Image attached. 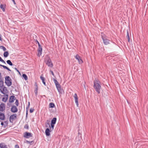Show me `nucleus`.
I'll list each match as a JSON object with an SVG mask.
<instances>
[{
    "label": "nucleus",
    "instance_id": "obj_1",
    "mask_svg": "<svg viewBox=\"0 0 148 148\" xmlns=\"http://www.w3.org/2000/svg\"><path fill=\"white\" fill-rule=\"evenodd\" d=\"M93 87L98 93H100L101 86L100 85V82L99 81L96 80L94 81Z\"/></svg>",
    "mask_w": 148,
    "mask_h": 148
},
{
    "label": "nucleus",
    "instance_id": "obj_2",
    "mask_svg": "<svg viewBox=\"0 0 148 148\" xmlns=\"http://www.w3.org/2000/svg\"><path fill=\"white\" fill-rule=\"evenodd\" d=\"M101 37L103 42L105 45H107L110 44V40L107 38V36L103 33H101Z\"/></svg>",
    "mask_w": 148,
    "mask_h": 148
},
{
    "label": "nucleus",
    "instance_id": "obj_3",
    "mask_svg": "<svg viewBox=\"0 0 148 148\" xmlns=\"http://www.w3.org/2000/svg\"><path fill=\"white\" fill-rule=\"evenodd\" d=\"M5 83L8 86L11 85L12 84V79L8 76L5 77Z\"/></svg>",
    "mask_w": 148,
    "mask_h": 148
},
{
    "label": "nucleus",
    "instance_id": "obj_4",
    "mask_svg": "<svg viewBox=\"0 0 148 148\" xmlns=\"http://www.w3.org/2000/svg\"><path fill=\"white\" fill-rule=\"evenodd\" d=\"M75 58L77 60L79 64H81L83 63L82 58L78 55H76L75 56Z\"/></svg>",
    "mask_w": 148,
    "mask_h": 148
},
{
    "label": "nucleus",
    "instance_id": "obj_5",
    "mask_svg": "<svg viewBox=\"0 0 148 148\" xmlns=\"http://www.w3.org/2000/svg\"><path fill=\"white\" fill-rule=\"evenodd\" d=\"M0 90L2 93L5 94L7 93V90L5 86H4L0 88Z\"/></svg>",
    "mask_w": 148,
    "mask_h": 148
},
{
    "label": "nucleus",
    "instance_id": "obj_6",
    "mask_svg": "<svg viewBox=\"0 0 148 148\" xmlns=\"http://www.w3.org/2000/svg\"><path fill=\"white\" fill-rule=\"evenodd\" d=\"M32 136V134L31 133L25 132L24 134V137L26 138H28Z\"/></svg>",
    "mask_w": 148,
    "mask_h": 148
},
{
    "label": "nucleus",
    "instance_id": "obj_7",
    "mask_svg": "<svg viewBox=\"0 0 148 148\" xmlns=\"http://www.w3.org/2000/svg\"><path fill=\"white\" fill-rule=\"evenodd\" d=\"M46 64L49 67H52L53 66V64L52 62L51 59H48L46 62Z\"/></svg>",
    "mask_w": 148,
    "mask_h": 148
},
{
    "label": "nucleus",
    "instance_id": "obj_8",
    "mask_svg": "<svg viewBox=\"0 0 148 148\" xmlns=\"http://www.w3.org/2000/svg\"><path fill=\"white\" fill-rule=\"evenodd\" d=\"M16 114L11 115L10 117V121L12 122L16 118Z\"/></svg>",
    "mask_w": 148,
    "mask_h": 148
},
{
    "label": "nucleus",
    "instance_id": "obj_9",
    "mask_svg": "<svg viewBox=\"0 0 148 148\" xmlns=\"http://www.w3.org/2000/svg\"><path fill=\"white\" fill-rule=\"evenodd\" d=\"M75 100L76 105L78 107V98L76 93H75Z\"/></svg>",
    "mask_w": 148,
    "mask_h": 148
},
{
    "label": "nucleus",
    "instance_id": "obj_10",
    "mask_svg": "<svg viewBox=\"0 0 148 148\" xmlns=\"http://www.w3.org/2000/svg\"><path fill=\"white\" fill-rule=\"evenodd\" d=\"M42 47L41 46H39V47H38V56L39 57L42 54Z\"/></svg>",
    "mask_w": 148,
    "mask_h": 148
},
{
    "label": "nucleus",
    "instance_id": "obj_11",
    "mask_svg": "<svg viewBox=\"0 0 148 148\" xmlns=\"http://www.w3.org/2000/svg\"><path fill=\"white\" fill-rule=\"evenodd\" d=\"M18 109L15 106H13L11 108V111L12 112H16L17 111Z\"/></svg>",
    "mask_w": 148,
    "mask_h": 148
},
{
    "label": "nucleus",
    "instance_id": "obj_12",
    "mask_svg": "<svg viewBox=\"0 0 148 148\" xmlns=\"http://www.w3.org/2000/svg\"><path fill=\"white\" fill-rule=\"evenodd\" d=\"M5 106L4 103H1L0 105V111L2 112L5 109Z\"/></svg>",
    "mask_w": 148,
    "mask_h": 148
},
{
    "label": "nucleus",
    "instance_id": "obj_13",
    "mask_svg": "<svg viewBox=\"0 0 148 148\" xmlns=\"http://www.w3.org/2000/svg\"><path fill=\"white\" fill-rule=\"evenodd\" d=\"M16 99V97L14 96H11L9 99V102L10 103L13 102L14 100Z\"/></svg>",
    "mask_w": 148,
    "mask_h": 148
},
{
    "label": "nucleus",
    "instance_id": "obj_14",
    "mask_svg": "<svg viewBox=\"0 0 148 148\" xmlns=\"http://www.w3.org/2000/svg\"><path fill=\"white\" fill-rule=\"evenodd\" d=\"M0 148H8L7 145L4 143H1L0 144Z\"/></svg>",
    "mask_w": 148,
    "mask_h": 148
},
{
    "label": "nucleus",
    "instance_id": "obj_15",
    "mask_svg": "<svg viewBox=\"0 0 148 148\" xmlns=\"http://www.w3.org/2000/svg\"><path fill=\"white\" fill-rule=\"evenodd\" d=\"M4 97L2 98V101L3 102H5L8 99V95H5L4 96Z\"/></svg>",
    "mask_w": 148,
    "mask_h": 148
},
{
    "label": "nucleus",
    "instance_id": "obj_16",
    "mask_svg": "<svg viewBox=\"0 0 148 148\" xmlns=\"http://www.w3.org/2000/svg\"><path fill=\"white\" fill-rule=\"evenodd\" d=\"M50 130L49 128H47L46 129L45 131V133L46 135L47 136H49L50 135Z\"/></svg>",
    "mask_w": 148,
    "mask_h": 148
},
{
    "label": "nucleus",
    "instance_id": "obj_17",
    "mask_svg": "<svg viewBox=\"0 0 148 148\" xmlns=\"http://www.w3.org/2000/svg\"><path fill=\"white\" fill-rule=\"evenodd\" d=\"M4 119L5 116L4 114L3 113L0 112V119L2 120H3Z\"/></svg>",
    "mask_w": 148,
    "mask_h": 148
},
{
    "label": "nucleus",
    "instance_id": "obj_18",
    "mask_svg": "<svg viewBox=\"0 0 148 148\" xmlns=\"http://www.w3.org/2000/svg\"><path fill=\"white\" fill-rule=\"evenodd\" d=\"M57 119L56 118H53L51 121V123L53 124H55L56 122Z\"/></svg>",
    "mask_w": 148,
    "mask_h": 148
},
{
    "label": "nucleus",
    "instance_id": "obj_19",
    "mask_svg": "<svg viewBox=\"0 0 148 148\" xmlns=\"http://www.w3.org/2000/svg\"><path fill=\"white\" fill-rule=\"evenodd\" d=\"M57 89L59 92H60L61 90V86L59 84L56 85Z\"/></svg>",
    "mask_w": 148,
    "mask_h": 148
},
{
    "label": "nucleus",
    "instance_id": "obj_20",
    "mask_svg": "<svg viewBox=\"0 0 148 148\" xmlns=\"http://www.w3.org/2000/svg\"><path fill=\"white\" fill-rule=\"evenodd\" d=\"M0 8L2 9L3 12L5 11V5L1 4L0 5Z\"/></svg>",
    "mask_w": 148,
    "mask_h": 148
},
{
    "label": "nucleus",
    "instance_id": "obj_21",
    "mask_svg": "<svg viewBox=\"0 0 148 148\" xmlns=\"http://www.w3.org/2000/svg\"><path fill=\"white\" fill-rule=\"evenodd\" d=\"M0 66L3 67V68H4V69H7L8 71H11V70L8 68L6 66H5L4 65H3L1 64H0Z\"/></svg>",
    "mask_w": 148,
    "mask_h": 148
},
{
    "label": "nucleus",
    "instance_id": "obj_22",
    "mask_svg": "<svg viewBox=\"0 0 148 148\" xmlns=\"http://www.w3.org/2000/svg\"><path fill=\"white\" fill-rule=\"evenodd\" d=\"M40 79H41V80H42V83H43L46 86L45 82V78L43 77H42V76H41L40 77Z\"/></svg>",
    "mask_w": 148,
    "mask_h": 148
},
{
    "label": "nucleus",
    "instance_id": "obj_23",
    "mask_svg": "<svg viewBox=\"0 0 148 148\" xmlns=\"http://www.w3.org/2000/svg\"><path fill=\"white\" fill-rule=\"evenodd\" d=\"M9 53L8 51H5L4 52L3 54V56L4 57L6 58L9 55Z\"/></svg>",
    "mask_w": 148,
    "mask_h": 148
},
{
    "label": "nucleus",
    "instance_id": "obj_24",
    "mask_svg": "<svg viewBox=\"0 0 148 148\" xmlns=\"http://www.w3.org/2000/svg\"><path fill=\"white\" fill-rule=\"evenodd\" d=\"M55 106V105L53 103H50L49 104V107L50 108H53Z\"/></svg>",
    "mask_w": 148,
    "mask_h": 148
},
{
    "label": "nucleus",
    "instance_id": "obj_25",
    "mask_svg": "<svg viewBox=\"0 0 148 148\" xmlns=\"http://www.w3.org/2000/svg\"><path fill=\"white\" fill-rule=\"evenodd\" d=\"M7 63L8 64H9L10 66H12L13 65L12 63L11 62V61L10 60H7Z\"/></svg>",
    "mask_w": 148,
    "mask_h": 148
},
{
    "label": "nucleus",
    "instance_id": "obj_26",
    "mask_svg": "<svg viewBox=\"0 0 148 148\" xmlns=\"http://www.w3.org/2000/svg\"><path fill=\"white\" fill-rule=\"evenodd\" d=\"M22 76L26 80H27L28 79L27 77L25 74H23L22 75Z\"/></svg>",
    "mask_w": 148,
    "mask_h": 148
},
{
    "label": "nucleus",
    "instance_id": "obj_27",
    "mask_svg": "<svg viewBox=\"0 0 148 148\" xmlns=\"http://www.w3.org/2000/svg\"><path fill=\"white\" fill-rule=\"evenodd\" d=\"M127 39H128V42H130V36H129V34L128 31H127Z\"/></svg>",
    "mask_w": 148,
    "mask_h": 148
},
{
    "label": "nucleus",
    "instance_id": "obj_28",
    "mask_svg": "<svg viewBox=\"0 0 148 148\" xmlns=\"http://www.w3.org/2000/svg\"><path fill=\"white\" fill-rule=\"evenodd\" d=\"M4 86L3 85V80H1V82H0V87L1 88L2 87Z\"/></svg>",
    "mask_w": 148,
    "mask_h": 148
},
{
    "label": "nucleus",
    "instance_id": "obj_29",
    "mask_svg": "<svg viewBox=\"0 0 148 148\" xmlns=\"http://www.w3.org/2000/svg\"><path fill=\"white\" fill-rule=\"evenodd\" d=\"M0 49H3L4 51H5L6 50V48L3 46H0Z\"/></svg>",
    "mask_w": 148,
    "mask_h": 148
},
{
    "label": "nucleus",
    "instance_id": "obj_30",
    "mask_svg": "<svg viewBox=\"0 0 148 148\" xmlns=\"http://www.w3.org/2000/svg\"><path fill=\"white\" fill-rule=\"evenodd\" d=\"M53 80L56 85L59 84L58 82L56 79H54Z\"/></svg>",
    "mask_w": 148,
    "mask_h": 148
},
{
    "label": "nucleus",
    "instance_id": "obj_31",
    "mask_svg": "<svg viewBox=\"0 0 148 148\" xmlns=\"http://www.w3.org/2000/svg\"><path fill=\"white\" fill-rule=\"evenodd\" d=\"M35 88V90H38V86L37 85V84L36 82H35L34 84Z\"/></svg>",
    "mask_w": 148,
    "mask_h": 148
},
{
    "label": "nucleus",
    "instance_id": "obj_32",
    "mask_svg": "<svg viewBox=\"0 0 148 148\" xmlns=\"http://www.w3.org/2000/svg\"><path fill=\"white\" fill-rule=\"evenodd\" d=\"M0 61L2 62H3V63H4L5 64H6V63L5 62V61L2 59V58H1V57L0 56Z\"/></svg>",
    "mask_w": 148,
    "mask_h": 148
},
{
    "label": "nucleus",
    "instance_id": "obj_33",
    "mask_svg": "<svg viewBox=\"0 0 148 148\" xmlns=\"http://www.w3.org/2000/svg\"><path fill=\"white\" fill-rule=\"evenodd\" d=\"M15 103L16 105L17 106H18V100H17V99L16 100V101H15Z\"/></svg>",
    "mask_w": 148,
    "mask_h": 148
},
{
    "label": "nucleus",
    "instance_id": "obj_34",
    "mask_svg": "<svg viewBox=\"0 0 148 148\" xmlns=\"http://www.w3.org/2000/svg\"><path fill=\"white\" fill-rule=\"evenodd\" d=\"M1 74L0 73V82H1V80H3L2 78V77L1 76Z\"/></svg>",
    "mask_w": 148,
    "mask_h": 148
},
{
    "label": "nucleus",
    "instance_id": "obj_35",
    "mask_svg": "<svg viewBox=\"0 0 148 148\" xmlns=\"http://www.w3.org/2000/svg\"><path fill=\"white\" fill-rule=\"evenodd\" d=\"M24 128H26L27 129H29V127L28 125H26L24 126Z\"/></svg>",
    "mask_w": 148,
    "mask_h": 148
},
{
    "label": "nucleus",
    "instance_id": "obj_36",
    "mask_svg": "<svg viewBox=\"0 0 148 148\" xmlns=\"http://www.w3.org/2000/svg\"><path fill=\"white\" fill-rule=\"evenodd\" d=\"M78 136H79L81 137V134L79 132V130H78Z\"/></svg>",
    "mask_w": 148,
    "mask_h": 148
},
{
    "label": "nucleus",
    "instance_id": "obj_37",
    "mask_svg": "<svg viewBox=\"0 0 148 148\" xmlns=\"http://www.w3.org/2000/svg\"><path fill=\"white\" fill-rule=\"evenodd\" d=\"M34 110V109H32V108H31L30 110L29 111L30 113H32L33 112Z\"/></svg>",
    "mask_w": 148,
    "mask_h": 148
},
{
    "label": "nucleus",
    "instance_id": "obj_38",
    "mask_svg": "<svg viewBox=\"0 0 148 148\" xmlns=\"http://www.w3.org/2000/svg\"><path fill=\"white\" fill-rule=\"evenodd\" d=\"M54 124H51V128H52V129L53 130V129H54Z\"/></svg>",
    "mask_w": 148,
    "mask_h": 148
},
{
    "label": "nucleus",
    "instance_id": "obj_39",
    "mask_svg": "<svg viewBox=\"0 0 148 148\" xmlns=\"http://www.w3.org/2000/svg\"><path fill=\"white\" fill-rule=\"evenodd\" d=\"M50 72H51V74L54 76V73L53 72V71L51 70H50Z\"/></svg>",
    "mask_w": 148,
    "mask_h": 148
},
{
    "label": "nucleus",
    "instance_id": "obj_40",
    "mask_svg": "<svg viewBox=\"0 0 148 148\" xmlns=\"http://www.w3.org/2000/svg\"><path fill=\"white\" fill-rule=\"evenodd\" d=\"M15 148H19L18 145H15Z\"/></svg>",
    "mask_w": 148,
    "mask_h": 148
},
{
    "label": "nucleus",
    "instance_id": "obj_41",
    "mask_svg": "<svg viewBox=\"0 0 148 148\" xmlns=\"http://www.w3.org/2000/svg\"><path fill=\"white\" fill-rule=\"evenodd\" d=\"M37 91H38V90H35L34 91L35 93V94L36 95H37V93H38Z\"/></svg>",
    "mask_w": 148,
    "mask_h": 148
},
{
    "label": "nucleus",
    "instance_id": "obj_42",
    "mask_svg": "<svg viewBox=\"0 0 148 148\" xmlns=\"http://www.w3.org/2000/svg\"><path fill=\"white\" fill-rule=\"evenodd\" d=\"M14 69H15L16 71L18 73H20L19 71L16 68H15Z\"/></svg>",
    "mask_w": 148,
    "mask_h": 148
},
{
    "label": "nucleus",
    "instance_id": "obj_43",
    "mask_svg": "<svg viewBox=\"0 0 148 148\" xmlns=\"http://www.w3.org/2000/svg\"><path fill=\"white\" fill-rule=\"evenodd\" d=\"M14 4H16V2L14 0H12Z\"/></svg>",
    "mask_w": 148,
    "mask_h": 148
},
{
    "label": "nucleus",
    "instance_id": "obj_44",
    "mask_svg": "<svg viewBox=\"0 0 148 148\" xmlns=\"http://www.w3.org/2000/svg\"><path fill=\"white\" fill-rule=\"evenodd\" d=\"M37 42H38V47H39V46H40V45L39 42L38 41H37Z\"/></svg>",
    "mask_w": 148,
    "mask_h": 148
},
{
    "label": "nucleus",
    "instance_id": "obj_45",
    "mask_svg": "<svg viewBox=\"0 0 148 148\" xmlns=\"http://www.w3.org/2000/svg\"><path fill=\"white\" fill-rule=\"evenodd\" d=\"M1 124L2 125H3V122H2L1 123Z\"/></svg>",
    "mask_w": 148,
    "mask_h": 148
},
{
    "label": "nucleus",
    "instance_id": "obj_46",
    "mask_svg": "<svg viewBox=\"0 0 148 148\" xmlns=\"http://www.w3.org/2000/svg\"><path fill=\"white\" fill-rule=\"evenodd\" d=\"M30 105V102H28V106Z\"/></svg>",
    "mask_w": 148,
    "mask_h": 148
},
{
    "label": "nucleus",
    "instance_id": "obj_47",
    "mask_svg": "<svg viewBox=\"0 0 148 148\" xmlns=\"http://www.w3.org/2000/svg\"><path fill=\"white\" fill-rule=\"evenodd\" d=\"M112 43H113V44H114V45H116V43H115V42H112Z\"/></svg>",
    "mask_w": 148,
    "mask_h": 148
},
{
    "label": "nucleus",
    "instance_id": "obj_48",
    "mask_svg": "<svg viewBox=\"0 0 148 148\" xmlns=\"http://www.w3.org/2000/svg\"><path fill=\"white\" fill-rule=\"evenodd\" d=\"M27 112L26 115H27Z\"/></svg>",
    "mask_w": 148,
    "mask_h": 148
}]
</instances>
